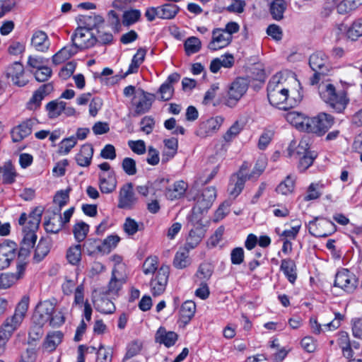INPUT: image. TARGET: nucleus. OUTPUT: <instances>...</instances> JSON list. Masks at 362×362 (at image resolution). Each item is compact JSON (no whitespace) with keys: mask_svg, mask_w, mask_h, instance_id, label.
Returning <instances> with one entry per match:
<instances>
[{"mask_svg":"<svg viewBox=\"0 0 362 362\" xmlns=\"http://www.w3.org/2000/svg\"><path fill=\"white\" fill-rule=\"evenodd\" d=\"M169 274L170 267L167 265H162L158 269L155 277L151 279L150 287L151 291L154 296H160L165 291Z\"/></svg>","mask_w":362,"mask_h":362,"instance_id":"obj_9","label":"nucleus"},{"mask_svg":"<svg viewBox=\"0 0 362 362\" xmlns=\"http://www.w3.org/2000/svg\"><path fill=\"white\" fill-rule=\"evenodd\" d=\"M316 157L317 153L315 151L298 157L297 158L299 159V163L298 165L299 170L303 172L305 170H307L313 164Z\"/></svg>","mask_w":362,"mask_h":362,"instance_id":"obj_57","label":"nucleus"},{"mask_svg":"<svg viewBox=\"0 0 362 362\" xmlns=\"http://www.w3.org/2000/svg\"><path fill=\"white\" fill-rule=\"evenodd\" d=\"M93 151V147L91 144H83L75 156L77 164L81 167L89 166L91 163Z\"/></svg>","mask_w":362,"mask_h":362,"instance_id":"obj_28","label":"nucleus"},{"mask_svg":"<svg viewBox=\"0 0 362 362\" xmlns=\"http://www.w3.org/2000/svg\"><path fill=\"white\" fill-rule=\"evenodd\" d=\"M223 121L224 118L221 116H216L207 119L200 124L197 131V135L202 138L212 135L219 129Z\"/></svg>","mask_w":362,"mask_h":362,"instance_id":"obj_18","label":"nucleus"},{"mask_svg":"<svg viewBox=\"0 0 362 362\" xmlns=\"http://www.w3.org/2000/svg\"><path fill=\"white\" fill-rule=\"evenodd\" d=\"M286 9V3L284 0H274L270 6V13L274 19L281 20Z\"/></svg>","mask_w":362,"mask_h":362,"instance_id":"obj_44","label":"nucleus"},{"mask_svg":"<svg viewBox=\"0 0 362 362\" xmlns=\"http://www.w3.org/2000/svg\"><path fill=\"white\" fill-rule=\"evenodd\" d=\"M158 267V257L156 256L146 258L143 264V272L145 274H153Z\"/></svg>","mask_w":362,"mask_h":362,"instance_id":"obj_60","label":"nucleus"},{"mask_svg":"<svg viewBox=\"0 0 362 362\" xmlns=\"http://www.w3.org/2000/svg\"><path fill=\"white\" fill-rule=\"evenodd\" d=\"M54 308V305L49 300L40 302L36 306L33 313V322L39 325H45L49 322Z\"/></svg>","mask_w":362,"mask_h":362,"instance_id":"obj_12","label":"nucleus"},{"mask_svg":"<svg viewBox=\"0 0 362 362\" xmlns=\"http://www.w3.org/2000/svg\"><path fill=\"white\" fill-rule=\"evenodd\" d=\"M88 231L89 226L83 221L76 223L73 228L74 238L78 243L85 240Z\"/></svg>","mask_w":362,"mask_h":362,"instance_id":"obj_49","label":"nucleus"},{"mask_svg":"<svg viewBox=\"0 0 362 362\" xmlns=\"http://www.w3.org/2000/svg\"><path fill=\"white\" fill-rule=\"evenodd\" d=\"M318 91L321 99L337 113H341L349 103L346 92H337L335 87L331 83L320 84Z\"/></svg>","mask_w":362,"mask_h":362,"instance_id":"obj_2","label":"nucleus"},{"mask_svg":"<svg viewBox=\"0 0 362 362\" xmlns=\"http://www.w3.org/2000/svg\"><path fill=\"white\" fill-rule=\"evenodd\" d=\"M333 124L334 117L324 112L312 118H305L300 122H296V125L300 124L302 129L319 135L324 134Z\"/></svg>","mask_w":362,"mask_h":362,"instance_id":"obj_3","label":"nucleus"},{"mask_svg":"<svg viewBox=\"0 0 362 362\" xmlns=\"http://www.w3.org/2000/svg\"><path fill=\"white\" fill-rule=\"evenodd\" d=\"M340 346L341 348L343 356L349 360L351 359H358L359 356H361L360 351H357L355 349H352V346L349 345H346L344 344V339L341 338Z\"/></svg>","mask_w":362,"mask_h":362,"instance_id":"obj_63","label":"nucleus"},{"mask_svg":"<svg viewBox=\"0 0 362 362\" xmlns=\"http://www.w3.org/2000/svg\"><path fill=\"white\" fill-rule=\"evenodd\" d=\"M280 269L290 283L293 284L296 281L297 279L296 265L293 259L290 258L282 259Z\"/></svg>","mask_w":362,"mask_h":362,"instance_id":"obj_33","label":"nucleus"},{"mask_svg":"<svg viewBox=\"0 0 362 362\" xmlns=\"http://www.w3.org/2000/svg\"><path fill=\"white\" fill-rule=\"evenodd\" d=\"M31 45L37 51L45 52L48 50L50 42L44 31L36 30L31 38Z\"/></svg>","mask_w":362,"mask_h":362,"instance_id":"obj_29","label":"nucleus"},{"mask_svg":"<svg viewBox=\"0 0 362 362\" xmlns=\"http://www.w3.org/2000/svg\"><path fill=\"white\" fill-rule=\"evenodd\" d=\"M77 49L74 44L62 48L52 57L53 63L59 64L64 62L77 52Z\"/></svg>","mask_w":362,"mask_h":362,"instance_id":"obj_35","label":"nucleus"},{"mask_svg":"<svg viewBox=\"0 0 362 362\" xmlns=\"http://www.w3.org/2000/svg\"><path fill=\"white\" fill-rule=\"evenodd\" d=\"M137 198L133 190V184L131 182L124 185L119 190L118 207L124 209H131L136 204Z\"/></svg>","mask_w":362,"mask_h":362,"instance_id":"obj_13","label":"nucleus"},{"mask_svg":"<svg viewBox=\"0 0 362 362\" xmlns=\"http://www.w3.org/2000/svg\"><path fill=\"white\" fill-rule=\"evenodd\" d=\"M248 180V175L243 173L240 170L237 175L231 177L230 182L228 185V191L230 195L236 197L242 192L245 181Z\"/></svg>","mask_w":362,"mask_h":362,"instance_id":"obj_24","label":"nucleus"},{"mask_svg":"<svg viewBox=\"0 0 362 362\" xmlns=\"http://www.w3.org/2000/svg\"><path fill=\"white\" fill-rule=\"evenodd\" d=\"M122 168L129 176L135 175L137 173L136 161L129 157H126L122 160Z\"/></svg>","mask_w":362,"mask_h":362,"instance_id":"obj_59","label":"nucleus"},{"mask_svg":"<svg viewBox=\"0 0 362 362\" xmlns=\"http://www.w3.org/2000/svg\"><path fill=\"white\" fill-rule=\"evenodd\" d=\"M18 175V173L11 160L5 162L3 165L0 166V177L1 176L3 184L11 185L14 183Z\"/></svg>","mask_w":362,"mask_h":362,"instance_id":"obj_27","label":"nucleus"},{"mask_svg":"<svg viewBox=\"0 0 362 362\" xmlns=\"http://www.w3.org/2000/svg\"><path fill=\"white\" fill-rule=\"evenodd\" d=\"M42 214V209L41 207H36L28 216L25 213H23L18 219V223L22 226L37 230Z\"/></svg>","mask_w":362,"mask_h":362,"instance_id":"obj_21","label":"nucleus"},{"mask_svg":"<svg viewBox=\"0 0 362 362\" xmlns=\"http://www.w3.org/2000/svg\"><path fill=\"white\" fill-rule=\"evenodd\" d=\"M37 123L36 119L30 118L14 127L11 133L13 141L18 142L29 136L32 133L33 126Z\"/></svg>","mask_w":362,"mask_h":362,"instance_id":"obj_19","label":"nucleus"},{"mask_svg":"<svg viewBox=\"0 0 362 362\" xmlns=\"http://www.w3.org/2000/svg\"><path fill=\"white\" fill-rule=\"evenodd\" d=\"M247 90V84L246 81L242 78H237L231 83L229 88L225 104L230 107H235Z\"/></svg>","mask_w":362,"mask_h":362,"instance_id":"obj_8","label":"nucleus"},{"mask_svg":"<svg viewBox=\"0 0 362 362\" xmlns=\"http://www.w3.org/2000/svg\"><path fill=\"white\" fill-rule=\"evenodd\" d=\"M49 245L47 240L40 239L35 250L33 259L35 262H41L49 253Z\"/></svg>","mask_w":362,"mask_h":362,"instance_id":"obj_47","label":"nucleus"},{"mask_svg":"<svg viewBox=\"0 0 362 362\" xmlns=\"http://www.w3.org/2000/svg\"><path fill=\"white\" fill-rule=\"evenodd\" d=\"M309 149L310 146L308 140L306 138H303L300 141L298 146L295 150L293 151L291 150V146L289 147V156L298 158L299 156L308 154V153H312L313 151H310Z\"/></svg>","mask_w":362,"mask_h":362,"instance_id":"obj_50","label":"nucleus"},{"mask_svg":"<svg viewBox=\"0 0 362 362\" xmlns=\"http://www.w3.org/2000/svg\"><path fill=\"white\" fill-rule=\"evenodd\" d=\"M201 47L202 42L200 40L196 37H189L185 42V49L188 55L198 52Z\"/></svg>","mask_w":362,"mask_h":362,"instance_id":"obj_55","label":"nucleus"},{"mask_svg":"<svg viewBox=\"0 0 362 362\" xmlns=\"http://www.w3.org/2000/svg\"><path fill=\"white\" fill-rule=\"evenodd\" d=\"M71 187H67L66 189H62L57 191L54 197V203L58 206L57 209H60L66 206L69 201V193L71 192Z\"/></svg>","mask_w":362,"mask_h":362,"instance_id":"obj_52","label":"nucleus"},{"mask_svg":"<svg viewBox=\"0 0 362 362\" xmlns=\"http://www.w3.org/2000/svg\"><path fill=\"white\" fill-rule=\"evenodd\" d=\"M66 259L70 264H78L81 259V245L78 244L71 246L67 250Z\"/></svg>","mask_w":362,"mask_h":362,"instance_id":"obj_51","label":"nucleus"},{"mask_svg":"<svg viewBox=\"0 0 362 362\" xmlns=\"http://www.w3.org/2000/svg\"><path fill=\"white\" fill-rule=\"evenodd\" d=\"M196 310V305L192 300L185 301L181 306L180 308V318L181 320L187 323L194 316Z\"/></svg>","mask_w":362,"mask_h":362,"instance_id":"obj_42","label":"nucleus"},{"mask_svg":"<svg viewBox=\"0 0 362 362\" xmlns=\"http://www.w3.org/2000/svg\"><path fill=\"white\" fill-rule=\"evenodd\" d=\"M248 180V175L243 173L240 170L237 175L231 177L230 182L228 185V191L230 195L236 197L242 192L245 181Z\"/></svg>","mask_w":362,"mask_h":362,"instance_id":"obj_26","label":"nucleus"},{"mask_svg":"<svg viewBox=\"0 0 362 362\" xmlns=\"http://www.w3.org/2000/svg\"><path fill=\"white\" fill-rule=\"evenodd\" d=\"M360 5V0H342L337 5V10L339 14H346L356 10Z\"/></svg>","mask_w":362,"mask_h":362,"instance_id":"obj_48","label":"nucleus"},{"mask_svg":"<svg viewBox=\"0 0 362 362\" xmlns=\"http://www.w3.org/2000/svg\"><path fill=\"white\" fill-rule=\"evenodd\" d=\"M309 64L313 71H315L313 76L310 78V84L312 85L317 83L320 76L327 74L330 69L328 58L322 52L313 54L310 57Z\"/></svg>","mask_w":362,"mask_h":362,"instance_id":"obj_4","label":"nucleus"},{"mask_svg":"<svg viewBox=\"0 0 362 362\" xmlns=\"http://www.w3.org/2000/svg\"><path fill=\"white\" fill-rule=\"evenodd\" d=\"M44 225L47 232L51 233H58L63 227L60 209H55L52 216L48 218H45Z\"/></svg>","mask_w":362,"mask_h":362,"instance_id":"obj_23","label":"nucleus"},{"mask_svg":"<svg viewBox=\"0 0 362 362\" xmlns=\"http://www.w3.org/2000/svg\"><path fill=\"white\" fill-rule=\"evenodd\" d=\"M267 98L271 105L287 110L296 105L297 100L289 95L283 74L277 73L269 80L267 85Z\"/></svg>","mask_w":362,"mask_h":362,"instance_id":"obj_1","label":"nucleus"},{"mask_svg":"<svg viewBox=\"0 0 362 362\" xmlns=\"http://www.w3.org/2000/svg\"><path fill=\"white\" fill-rule=\"evenodd\" d=\"M117 179L114 171L102 173L99 175V187L103 193L112 192L117 187Z\"/></svg>","mask_w":362,"mask_h":362,"instance_id":"obj_22","label":"nucleus"},{"mask_svg":"<svg viewBox=\"0 0 362 362\" xmlns=\"http://www.w3.org/2000/svg\"><path fill=\"white\" fill-rule=\"evenodd\" d=\"M146 54V50L144 48H139L136 53L133 56L132 62L129 66L127 71L124 74V76L129 74L136 73L139 66L143 63Z\"/></svg>","mask_w":362,"mask_h":362,"instance_id":"obj_37","label":"nucleus"},{"mask_svg":"<svg viewBox=\"0 0 362 362\" xmlns=\"http://www.w3.org/2000/svg\"><path fill=\"white\" fill-rule=\"evenodd\" d=\"M92 30L90 27L81 22V25L71 36V40L75 47L80 49L93 47L97 42V38Z\"/></svg>","mask_w":362,"mask_h":362,"instance_id":"obj_5","label":"nucleus"},{"mask_svg":"<svg viewBox=\"0 0 362 362\" xmlns=\"http://www.w3.org/2000/svg\"><path fill=\"white\" fill-rule=\"evenodd\" d=\"M125 281V276L117 269H114L112 272L111 279L107 285V293L108 294H117Z\"/></svg>","mask_w":362,"mask_h":362,"instance_id":"obj_32","label":"nucleus"},{"mask_svg":"<svg viewBox=\"0 0 362 362\" xmlns=\"http://www.w3.org/2000/svg\"><path fill=\"white\" fill-rule=\"evenodd\" d=\"M323 185L319 182L311 183L306 191V193L303 195V200L305 202L315 200L318 199L322 194Z\"/></svg>","mask_w":362,"mask_h":362,"instance_id":"obj_46","label":"nucleus"},{"mask_svg":"<svg viewBox=\"0 0 362 362\" xmlns=\"http://www.w3.org/2000/svg\"><path fill=\"white\" fill-rule=\"evenodd\" d=\"M204 232L202 228L192 229L189 231V237L187 239L185 247L189 250L194 249L202 240Z\"/></svg>","mask_w":362,"mask_h":362,"instance_id":"obj_45","label":"nucleus"},{"mask_svg":"<svg viewBox=\"0 0 362 362\" xmlns=\"http://www.w3.org/2000/svg\"><path fill=\"white\" fill-rule=\"evenodd\" d=\"M248 180V175L243 173L240 170L237 175L231 177L230 182L228 185V191L230 195L236 197L242 192L245 181Z\"/></svg>","mask_w":362,"mask_h":362,"instance_id":"obj_25","label":"nucleus"},{"mask_svg":"<svg viewBox=\"0 0 362 362\" xmlns=\"http://www.w3.org/2000/svg\"><path fill=\"white\" fill-rule=\"evenodd\" d=\"M45 109L49 118H57L62 114L64 109V102L59 100L50 101L46 105Z\"/></svg>","mask_w":362,"mask_h":362,"instance_id":"obj_43","label":"nucleus"},{"mask_svg":"<svg viewBox=\"0 0 362 362\" xmlns=\"http://www.w3.org/2000/svg\"><path fill=\"white\" fill-rule=\"evenodd\" d=\"M36 230L27 226H23V238L18 251L19 258L25 259L30 255L37 238Z\"/></svg>","mask_w":362,"mask_h":362,"instance_id":"obj_11","label":"nucleus"},{"mask_svg":"<svg viewBox=\"0 0 362 362\" xmlns=\"http://www.w3.org/2000/svg\"><path fill=\"white\" fill-rule=\"evenodd\" d=\"M189 249L185 247L180 250L175 254L173 264L177 269H183L190 264L189 259Z\"/></svg>","mask_w":362,"mask_h":362,"instance_id":"obj_39","label":"nucleus"},{"mask_svg":"<svg viewBox=\"0 0 362 362\" xmlns=\"http://www.w3.org/2000/svg\"><path fill=\"white\" fill-rule=\"evenodd\" d=\"M117 235L107 236L100 245H97L96 248L99 252L107 254L114 249L119 241Z\"/></svg>","mask_w":362,"mask_h":362,"instance_id":"obj_41","label":"nucleus"},{"mask_svg":"<svg viewBox=\"0 0 362 362\" xmlns=\"http://www.w3.org/2000/svg\"><path fill=\"white\" fill-rule=\"evenodd\" d=\"M18 278L16 274L4 273L0 275V288L6 289L13 285Z\"/></svg>","mask_w":362,"mask_h":362,"instance_id":"obj_64","label":"nucleus"},{"mask_svg":"<svg viewBox=\"0 0 362 362\" xmlns=\"http://www.w3.org/2000/svg\"><path fill=\"white\" fill-rule=\"evenodd\" d=\"M54 87L51 83L41 86L35 90L27 104V107L30 110H34L41 105L42 100L45 97L52 93Z\"/></svg>","mask_w":362,"mask_h":362,"instance_id":"obj_20","label":"nucleus"},{"mask_svg":"<svg viewBox=\"0 0 362 362\" xmlns=\"http://www.w3.org/2000/svg\"><path fill=\"white\" fill-rule=\"evenodd\" d=\"M49 325L52 327H60L65 322V308H62L52 314Z\"/></svg>","mask_w":362,"mask_h":362,"instance_id":"obj_62","label":"nucleus"},{"mask_svg":"<svg viewBox=\"0 0 362 362\" xmlns=\"http://www.w3.org/2000/svg\"><path fill=\"white\" fill-rule=\"evenodd\" d=\"M347 36L351 40H356L359 37L362 36V18L353 23L347 30Z\"/></svg>","mask_w":362,"mask_h":362,"instance_id":"obj_58","label":"nucleus"},{"mask_svg":"<svg viewBox=\"0 0 362 362\" xmlns=\"http://www.w3.org/2000/svg\"><path fill=\"white\" fill-rule=\"evenodd\" d=\"M136 97L139 98V101L136 103V113L141 115L148 112L151 106V102L148 95L141 90L137 93Z\"/></svg>","mask_w":362,"mask_h":362,"instance_id":"obj_38","label":"nucleus"},{"mask_svg":"<svg viewBox=\"0 0 362 362\" xmlns=\"http://www.w3.org/2000/svg\"><path fill=\"white\" fill-rule=\"evenodd\" d=\"M187 187V182L183 180L177 181L166 189L165 197L170 200L180 199L184 196Z\"/></svg>","mask_w":362,"mask_h":362,"instance_id":"obj_31","label":"nucleus"},{"mask_svg":"<svg viewBox=\"0 0 362 362\" xmlns=\"http://www.w3.org/2000/svg\"><path fill=\"white\" fill-rule=\"evenodd\" d=\"M62 338L63 334L59 331L49 333L43 343V349L48 352L54 351L62 342Z\"/></svg>","mask_w":362,"mask_h":362,"instance_id":"obj_34","label":"nucleus"},{"mask_svg":"<svg viewBox=\"0 0 362 362\" xmlns=\"http://www.w3.org/2000/svg\"><path fill=\"white\" fill-rule=\"evenodd\" d=\"M233 36L228 35L223 28H215L212 31L211 40L209 43L208 48L212 51H216L226 47L230 44Z\"/></svg>","mask_w":362,"mask_h":362,"instance_id":"obj_16","label":"nucleus"},{"mask_svg":"<svg viewBox=\"0 0 362 362\" xmlns=\"http://www.w3.org/2000/svg\"><path fill=\"white\" fill-rule=\"evenodd\" d=\"M336 230V226L333 222L326 218H315L308 223V231L315 237H327Z\"/></svg>","mask_w":362,"mask_h":362,"instance_id":"obj_6","label":"nucleus"},{"mask_svg":"<svg viewBox=\"0 0 362 362\" xmlns=\"http://www.w3.org/2000/svg\"><path fill=\"white\" fill-rule=\"evenodd\" d=\"M244 125L239 121H235L223 135V139L226 142L233 140L243 129Z\"/></svg>","mask_w":362,"mask_h":362,"instance_id":"obj_56","label":"nucleus"},{"mask_svg":"<svg viewBox=\"0 0 362 362\" xmlns=\"http://www.w3.org/2000/svg\"><path fill=\"white\" fill-rule=\"evenodd\" d=\"M358 279L347 269L339 270L335 276L334 286L339 287L347 293H352L357 287Z\"/></svg>","mask_w":362,"mask_h":362,"instance_id":"obj_7","label":"nucleus"},{"mask_svg":"<svg viewBox=\"0 0 362 362\" xmlns=\"http://www.w3.org/2000/svg\"><path fill=\"white\" fill-rule=\"evenodd\" d=\"M77 144L74 136L64 139L59 144V151L62 154H68Z\"/></svg>","mask_w":362,"mask_h":362,"instance_id":"obj_61","label":"nucleus"},{"mask_svg":"<svg viewBox=\"0 0 362 362\" xmlns=\"http://www.w3.org/2000/svg\"><path fill=\"white\" fill-rule=\"evenodd\" d=\"M16 256V244L4 241L0 244V270L7 268Z\"/></svg>","mask_w":362,"mask_h":362,"instance_id":"obj_15","label":"nucleus"},{"mask_svg":"<svg viewBox=\"0 0 362 362\" xmlns=\"http://www.w3.org/2000/svg\"><path fill=\"white\" fill-rule=\"evenodd\" d=\"M160 19H173L180 11L178 6L173 4H165L158 6Z\"/></svg>","mask_w":362,"mask_h":362,"instance_id":"obj_40","label":"nucleus"},{"mask_svg":"<svg viewBox=\"0 0 362 362\" xmlns=\"http://www.w3.org/2000/svg\"><path fill=\"white\" fill-rule=\"evenodd\" d=\"M141 15V11L138 9L125 11L122 16V24L125 26L133 25L139 21Z\"/></svg>","mask_w":362,"mask_h":362,"instance_id":"obj_53","label":"nucleus"},{"mask_svg":"<svg viewBox=\"0 0 362 362\" xmlns=\"http://www.w3.org/2000/svg\"><path fill=\"white\" fill-rule=\"evenodd\" d=\"M29 305V298L24 296L17 305L13 315L6 318L4 324L14 332L22 323Z\"/></svg>","mask_w":362,"mask_h":362,"instance_id":"obj_10","label":"nucleus"},{"mask_svg":"<svg viewBox=\"0 0 362 362\" xmlns=\"http://www.w3.org/2000/svg\"><path fill=\"white\" fill-rule=\"evenodd\" d=\"M93 303L95 309L102 313L112 314L115 310L114 303L105 297H98L94 299Z\"/></svg>","mask_w":362,"mask_h":362,"instance_id":"obj_36","label":"nucleus"},{"mask_svg":"<svg viewBox=\"0 0 362 362\" xmlns=\"http://www.w3.org/2000/svg\"><path fill=\"white\" fill-rule=\"evenodd\" d=\"M6 77L18 87H23L28 83V79L25 76L24 67L20 62H16L7 68Z\"/></svg>","mask_w":362,"mask_h":362,"instance_id":"obj_14","label":"nucleus"},{"mask_svg":"<svg viewBox=\"0 0 362 362\" xmlns=\"http://www.w3.org/2000/svg\"><path fill=\"white\" fill-rule=\"evenodd\" d=\"M293 189L294 180L290 175H288L276 188V192L283 195H288L292 193Z\"/></svg>","mask_w":362,"mask_h":362,"instance_id":"obj_54","label":"nucleus"},{"mask_svg":"<svg viewBox=\"0 0 362 362\" xmlns=\"http://www.w3.org/2000/svg\"><path fill=\"white\" fill-rule=\"evenodd\" d=\"M177 337L175 332L160 327L156 333L155 339L156 342L164 344L166 347H171L177 341Z\"/></svg>","mask_w":362,"mask_h":362,"instance_id":"obj_30","label":"nucleus"},{"mask_svg":"<svg viewBox=\"0 0 362 362\" xmlns=\"http://www.w3.org/2000/svg\"><path fill=\"white\" fill-rule=\"evenodd\" d=\"M216 197V191L215 187H206L202 190V193L197 195V197L195 198L196 206H194V209L197 208L200 211L207 210L211 207Z\"/></svg>","mask_w":362,"mask_h":362,"instance_id":"obj_17","label":"nucleus"}]
</instances>
